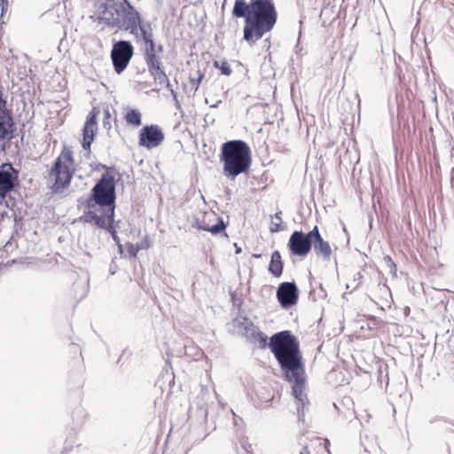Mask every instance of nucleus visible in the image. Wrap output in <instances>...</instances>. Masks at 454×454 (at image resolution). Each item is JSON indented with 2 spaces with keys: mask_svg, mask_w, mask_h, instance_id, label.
<instances>
[{
  "mask_svg": "<svg viewBox=\"0 0 454 454\" xmlns=\"http://www.w3.org/2000/svg\"><path fill=\"white\" fill-rule=\"evenodd\" d=\"M285 379L292 385V395L296 402L299 420L309 404L304 393L306 373L303 358L300 349V342L290 331L274 333L268 344Z\"/></svg>",
  "mask_w": 454,
  "mask_h": 454,
  "instance_id": "f257e3e1",
  "label": "nucleus"
},
{
  "mask_svg": "<svg viewBox=\"0 0 454 454\" xmlns=\"http://www.w3.org/2000/svg\"><path fill=\"white\" fill-rule=\"evenodd\" d=\"M95 9L99 23L128 31L144 43L153 37L151 23L142 20L140 13L129 0H96Z\"/></svg>",
  "mask_w": 454,
  "mask_h": 454,
  "instance_id": "f03ea898",
  "label": "nucleus"
},
{
  "mask_svg": "<svg viewBox=\"0 0 454 454\" xmlns=\"http://www.w3.org/2000/svg\"><path fill=\"white\" fill-rule=\"evenodd\" d=\"M231 13L235 18L245 19L243 39L247 43L260 40L278 20L274 0H235Z\"/></svg>",
  "mask_w": 454,
  "mask_h": 454,
  "instance_id": "7ed1b4c3",
  "label": "nucleus"
},
{
  "mask_svg": "<svg viewBox=\"0 0 454 454\" xmlns=\"http://www.w3.org/2000/svg\"><path fill=\"white\" fill-rule=\"evenodd\" d=\"M115 201L116 182L114 175L106 172L90 190L81 220L91 225L104 224V221L99 220V217H114Z\"/></svg>",
  "mask_w": 454,
  "mask_h": 454,
  "instance_id": "20e7f679",
  "label": "nucleus"
},
{
  "mask_svg": "<svg viewBox=\"0 0 454 454\" xmlns=\"http://www.w3.org/2000/svg\"><path fill=\"white\" fill-rule=\"evenodd\" d=\"M219 160L223 176L234 181L238 176L248 173L252 164L251 149L244 140L226 141L221 145Z\"/></svg>",
  "mask_w": 454,
  "mask_h": 454,
  "instance_id": "39448f33",
  "label": "nucleus"
},
{
  "mask_svg": "<svg viewBox=\"0 0 454 454\" xmlns=\"http://www.w3.org/2000/svg\"><path fill=\"white\" fill-rule=\"evenodd\" d=\"M134 55V47L129 41L120 40L113 43L111 60L114 69L121 74L129 64Z\"/></svg>",
  "mask_w": 454,
  "mask_h": 454,
  "instance_id": "423d86ee",
  "label": "nucleus"
},
{
  "mask_svg": "<svg viewBox=\"0 0 454 454\" xmlns=\"http://www.w3.org/2000/svg\"><path fill=\"white\" fill-rule=\"evenodd\" d=\"M74 172L73 152L65 145L59 155V194L69 185Z\"/></svg>",
  "mask_w": 454,
  "mask_h": 454,
  "instance_id": "0eeeda50",
  "label": "nucleus"
},
{
  "mask_svg": "<svg viewBox=\"0 0 454 454\" xmlns=\"http://www.w3.org/2000/svg\"><path fill=\"white\" fill-rule=\"evenodd\" d=\"M287 247L291 254L301 258L306 257L311 251V231L303 232L294 231L290 235Z\"/></svg>",
  "mask_w": 454,
  "mask_h": 454,
  "instance_id": "6e6552de",
  "label": "nucleus"
},
{
  "mask_svg": "<svg viewBox=\"0 0 454 454\" xmlns=\"http://www.w3.org/2000/svg\"><path fill=\"white\" fill-rule=\"evenodd\" d=\"M19 184V170L9 162L0 165V198L4 199Z\"/></svg>",
  "mask_w": 454,
  "mask_h": 454,
  "instance_id": "1a4fd4ad",
  "label": "nucleus"
},
{
  "mask_svg": "<svg viewBox=\"0 0 454 454\" xmlns=\"http://www.w3.org/2000/svg\"><path fill=\"white\" fill-rule=\"evenodd\" d=\"M165 138L161 128L156 124L145 125L139 131L138 145L146 149L159 146Z\"/></svg>",
  "mask_w": 454,
  "mask_h": 454,
  "instance_id": "9d476101",
  "label": "nucleus"
},
{
  "mask_svg": "<svg viewBox=\"0 0 454 454\" xmlns=\"http://www.w3.org/2000/svg\"><path fill=\"white\" fill-rule=\"evenodd\" d=\"M276 295L280 306L284 309H289L297 303L299 290L294 281L283 282L278 286Z\"/></svg>",
  "mask_w": 454,
  "mask_h": 454,
  "instance_id": "9b49d317",
  "label": "nucleus"
},
{
  "mask_svg": "<svg viewBox=\"0 0 454 454\" xmlns=\"http://www.w3.org/2000/svg\"><path fill=\"white\" fill-rule=\"evenodd\" d=\"M99 114V109L93 107L89 113L86 121L82 128V146L84 150H90V145L94 140L96 132L98 130V115Z\"/></svg>",
  "mask_w": 454,
  "mask_h": 454,
  "instance_id": "f8f14e48",
  "label": "nucleus"
},
{
  "mask_svg": "<svg viewBox=\"0 0 454 454\" xmlns=\"http://www.w3.org/2000/svg\"><path fill=\"white\" fill-rule=\"evenodd\" d=\"M311 249L315 254L324 261H329L332 255V248L328 241L325 240L317 225L311 230Z\"/></svg>",
  "mask_w": 454,
  "mask_h": 454,
  "instance_id": "ddd939ff",
  "label": "nucleus"
},
{
  "mask_svg": "<svg viewBox=\"0 0 454 454\" xmlns=\"http://www.w3.org/2000/svg\"><path fill=\"white\" fill-rule=\"evenodd\" d=\"M14 122L9 110L0 109V143L9 142L13 137Z\"/></svg>",
  "mask_w": 454,
  "mask_h": 454,
  "instance_id": "4468645a",
  "label": "nucleus"
},
{
  "mask_svg": "<svg viewBox=\"0 0 454 454\" xmlns=\"http://www.w3.org/2000/svg\"><path fill=\"white\" fill-rule=\"evenodd\" d=\"M162 53L163 51H153L143 54L148 72L164 67L162 63Z\"/></svg>",
  "mask_w": 454,
  "mask_h": 454,
  "instance_id": "2eb2a0df",
  "label": "nucleus"
},
{
  "mask_svg": "<svg viewBox=\"0 0 454 454\" xmlns=\"http://www.w3.org/2000/svg\"><path fill=\"white\" fill-rule=\"evenodd\" d=\"M99 220L104 221V224H102V225H95V226L99 228V229H103V230L107 231L111 234L113 239L116 243V245L118 246L120 251L122 252V245L121 244V239L118 237V235L116 233L115 227L114 225V217H110V216L104 215V216L99 217Z\"/></svg>",
  "mask_w": 454,
  "mask_h": 454,
  "instance_id": "dca6fc26",
  "label": "nucleus"
},
{
  "mask_svg": "<svg viewBox=\"0 0 454 454\" xmlns=\"http://www.w3.org/2000/svg\"><path fill=\"white\" fill-rule=\"evenodd\" d=\"M284 262L279 251L276 250L271 254L269 264V272L275 278H279L283 273Z\"/></svg>",
  "mask_w": 454,
  "mask_h": 454,
  "instance_id": "f3484780",
  "label": "nucleus"
},
{
  "mask_svg": "<svg viewBox=\"0 0 454 454\" xmlns=\"http://www.w3.org/2000/svg\"><path fill=\"white\" fill-rule=\"evenodd\" d=\"M149 74L153 78L155 83L165 85L170 90L174 98L176 97V91L173 90L172 85L169 82L164 67L149 72Z\"/></svg>",
  "mask_w": 454,
  "mask_h": 454,
  "instance_id": "a211bd4d",
  "label": "nucleus"
},
{
  "mask_svg": "<svg viewBox=\"0 0 454 454\" xmlns=\"http://www.w3.org/2000/svg\"><path fill=\"white\" fill-rule=\"evenodd\" d=\"M124 119L128 124L133 125L134 127H138L142 123L141 113L137 109L128 110Z\"/></svg>",
  "mask_w": 454,
  "mask_h": 454,
  "instance_id": "6ab92c4d",
  "label": "nucleus"
},
{
  "mask_svg": "<svg viewBox=\"0 0 454 454\" xmlns=\"http://www.w3.org/2000/svg\"><path fill=\"white\" fill-rule=\"evenodd\" d=\"M48 184L51 188V194H55L57 192V159L52 162Z\"/></svg>",
  "mask_w": 454,
  "mask_h": 454,
  "instance_id": "aec40b11",
  "label": "nucleus"
},
{
  "mask_svg": "<svg viewBox=\"0 0 454 454\" xmlns=\"http://www.w3.org/2000/svg\"><path fill=\"white\" fill-rule=\"evenodd\" d=\"M145 46L143 48V54L153 52V51H163V45L162 44H156L154 38L145 41Z\"/></svg>",
  "mask_w": 454,
  "mask_h": 454,
  "instance_id": "412c9836",
  "label": "nucleus"
},
{
  "mask_svg": "<svg viewBox=\"0 0 454 454\" xmlns=\"http://www.w3.org/2000/svg\"><path fill=\"white\" fill-rule=\"evenodd\" d=\"M74 420H76V424L82 426L88 417L86 410L82 407H77L73 412Z\"/></svg>",
  "mask_w": 454,
  "mask_h": 454,
  "instance_id": "4be33fe9",
  "label": "nucleus"
},
{
  "mask_svg": "<svg viewBox=\"0 0 454 454\" xmlns=\"http://www.w3.org/2000/svg\"><path fill=\"white\" fill-rule=\"evenodd\" d=\"M281 215H282V212L278 211L273 216H271L272 218L278 220V223L271 222L270 226V232H272V233L279 232L284 230L283 226L281 224L282 223Z\"/></svg>",
  "mask_w": 454,
  "mask_h": 454,
  "instance_id": "5701e85b",
  "label": "nucleus"
},
{
  "mask_svg": "<svg viewBox=\"0 0 454 454\" xmlns=\"http://www.w3.org/2000/svg\"><path fill=\"white\" fill-rule=\"evenodd\" d=\"M214 66L218 68L223 75H230L232 72L231 66L224 59L221 61H215Z\"/></svg>",
  "mask_w": 454,
  "mask_h": 454,
  "instance_id": "b1692460",
  "label": "nucleus"
},
{
  "mask_svg": "<svg viewBox=\"0 0 454 454\" xmlns=\"http://www.w3.org/2000/svg\"><path fill=\"white\" fill-rule=\"evenodd\" d=\"M226 228V224L223 222L222 218H218V221L215 224L210 226V229H208V231L211 232L213 235L220 234L221 232L224 231Z\"/></svg>",
  "mask_w": 454,
  "mask_h": 454,
  "instance_id": "393cba45",
  "label": "nucleus"
},
{
  "mask_svg": "<svg viewBox=\"0 0 454 454\" xmlns=\"http://www.w3.org/2000/svg\"><path fill=\"white\" fill-rule=\"evenodd\" d=\"M259 331V328L251 322L247 323V325L245 326V335L252 341L256 337L255 332Z\"/></svg>",
  "mask_w": 454,
  "mask_h": 454,
  "instance_id": "a878e982",
  "label": "nucleus"
},
{
  "mask_svg": "<svg viewBox=\"0 0 454 454\" xmlns=\"http://www.w3.org/2000/svg\"><path fill=\"white\" fill-rule=\"evenodd\" d=\"M256 337L253 340L254 342H258L261 348H265L267 346L268 337L262 332H255Z\"/></svg>",
  "mask_w": 454,
  "mask_h": 454,
  "instance_id": "bb28decb",
  "label": "nucleus"
},
{
  "mask_svg": "<svg viewBox=\"0 0 454 454\" xmlns=\"http://www.w3.org/2000/svg\"><path fill=\"white\" fill-rule=\"evenodd\" d=\"M76 438H77L76 432H72L70 434L69 438L66 439V441H65L64 449L67 450H71L76 442Z\"/></svg>",
  "mask_w": 454,
  "mask_h": 454,
  "instance_id": "cd10ccee",
  "label": "nucleus"
},
{
  "mask_svg": "<svg viewBox=\"0 0 454 454\" xmlns=\"http://www.w3.org/2000/svg\"><path fill=\"white\" fill-rule=\"evenodd\" d=\"M203 78L204 74L201 73L200 70L197 71V77H190L191 83L194 85V91L198 90L200 83L201 82Z\"/></svg>",
  "mask_w": 454,
  "mask_h": 454,
  "instance_id": "c85d7f7f",
  "label": "nucleus"
},
{
  "mask_svg": "<svg viewBox=\"0 0 454 454\" xmlns=\"http://www.w3.org/2000/svg\"><path fill=\"white\" fill-rule=\"evenodd\" d=\"M384 260H385L386 263L387 264V266L390 267L391 271L393 270H395V264L389 255L385 256Z\"/></svg>",
  "mask_w": 454,
  "mask_h": 454,
  "instance_id": "c756f323",
  "label": "nucleus"
},
{
  "mask_svg": "<svg viewBox=\"0 0 454 454\" xmlns=\"http://www.w3.org/2000/svg\"><path fill=\"white\" fill-rule=\"evenodd\" d=\"M109 120H110V113H109L108 110H106L105 112V118H104V121H103V126L105 128H107V127L110 128L111 127Z\"/></svg>",
  "mask_w": 454,
  "mask_h": 454,
  "instance_id": "7c9ffc66",
  "label": "nucleus"
},
{
  "mask_svg": "<svg viewBox=\"0 0 454 454\" xmlns=\"http://www.w3.org/2000/svg\"><path fill=\"white\" fill-rule=\"evenodd\" d=\"M6 100L3 97V87L0 85V109L6 108Z\"/></svg>",
  "mask_w": 454,
  "mask_h": 454,
  "instance_id": "2f4dec72",
  "label": "nucleus"
},
{
  "mask_svg": "<svg viewBox=\"0 0 454 454\" xmlns=\"http://www.w3.org/2000/svg\"><path fill=\"white\" fill-rule=\"evenodd\" d=\"M8 2L7 0H0V7L2 11L1 16H3L4 12L7 9Z\"/></svg>",
  "mask_w": 454,
  "mask_h": 454,
  "instance_id": "473e14b6",
  "label": "nucleus"
},
{
  "mask_svg": "<svg viewBox=\"0 0 454 454\" xmlns=\"http://www.w3.org/2000/svg\"><path fill=\"white\" fill-rule=\"evenodd\" d=\"M96 169H97V170H99V169H106V172H109L110 168H109V167H107V166H106V165H105V164L98 163V166H97V168H96Z\"/></svg>",
  "mask_w": 454,
  "mask_h": 454,
  "instance_id": "72a5a7b5",
  "label": "nucleus"
},
{
  "mask_svg": "<svg viewBox=\"0 0 454 454\" xmlns=\"http://www.w3.org/2000/svg\"><path fill=\"white\" fill-rule=\"evenodd\" d=\"M198 229L208 231V229H210V226L207 225V224L198 225Z\"/></svg>",
  "mask_w": 454,
  "mask_h": 454,
  "instance_id": "f704fd0d",
  "label": "nucleus"
},
{
  "mask_svg": "<svg viewBox=\"0 0 454 454\" xmlns=\"http://www.w3.org/2000/svg\"><path fill=\"white\" fill-rule=\"evenodd\" d=\"M200 411L202 413V416H203L204 419H206L207 417V408L201 407L200 408Z\"/></svg>",
  "mask_w": 454,
  "mask_h": 454,
  "instance_id": "c9c22d12",
  "label": "nucleus"
},
{
  "mask_svg": "<svg viewBox=\"0 0 454 454\" xmlns=\"http://www.w3.org/2000/svg\"><path fill=\"white\" fill-rule=\"evenodd\" d=\"M129 252L133 256L137 254V249H135L132 246L129 247Z\"/></svg>",
  "mask_w": 454,
  "mask_h": 454,
  "instance_id": "e433bc0d",
  "label": "nucleus"
},
{
  "mask_svg": "<svg viewBox=\"0 0 454 454\" xmlns=\"http://www.w3.org/2000/svg\"><path fill=\"white\" fill-rule=\"evenodd\" d=\"M222 104V100H217L215 104L211 105L210 107L211 108H216L219 106V105Z\"/></svg>",
  "mask_w": 454,
  "mask_h": 454,
  "instance_id": "4c0bfd02",
  "label": "nucleus"
},
{
  "mask_svg": "<svg viewBox=\"0 0 454 454\" xmlns=\"http://www.w3.org/2000/svg\"><path fill=\"white\" fill-rule=\"evenodd\" d=\"M198 225H202V224L200 223L199 219L197 218L195 220V223L192 224V226L198 229Z\"/></svg>",
  "mask_w": 454,
  "mask_h": 454,
  "instance_id": "58836bf2",
  "label": "nucleus"
},
{
  "mask_svg": "<svg viewBox=\"0 0 454 454\" xmlns=\"http://www.w3.org/2000/svg\"><path fill=\"white\" fill-rule=\"evenodd\" d=\"M261 256H262L261 254H253V257H254V258H260Z\"/></svg>",
  "mask_w": 454,
  "mask_h": 454,
  "instance_id": "ea45409f",
  "label": "nucleus"
},
{
  "mask_svg": "<svg viewBox=\"0 0 454 454\" xmlns=\"http://www.w3.org/2000/svg\"><path fill=\"white\" fill-rule=\"evenodd\" d=\"M241 252V248L240 247H236V253H240Z\"/></svg>",
  "mask_w": 454,
  "mask_h": 454,
  "instance_id": "a19ab883",
  "label": "nucleus"
},
{
  "mask_svg": "<svg viewBox=\"0 0 454 454\" xmlns=\"http://www.w3.org/2000/svg\"><path fill=\"white\" fill-rule=\"evenodd\" d=\"M58 105H59V107H61V108H65V107H66V106H62V105L60 104V101H59V102H58Z\"/></svg>",
  "mask_w": 454,
  "mask_h": 454,
  "instance_id": "79ce46f5",
  "label": "nucleus"
}]
</instances>
